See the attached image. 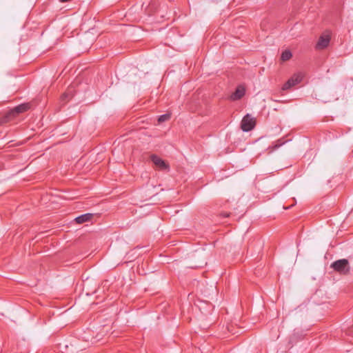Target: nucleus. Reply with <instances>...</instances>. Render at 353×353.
Returning a JSON list of instances; mask_svg holds the SVG:
<instances>
[{
	"label": "nucleus",
	"mask_w": 353,
	"mask_h": 353,
	"mask_svg": "<svg viewBox=\"0 0 353 353\" xmlns=\"http://www.w3.org/2000/svg\"><path fill=\"white\" fill-rule=\"evenodd\" d=\"M332 269V272L339 273V274H346L350 271V266H330Z\"/></svg>",
	"instance_id": "0eeeda50"
},
{
	"label": "nucleus",
	"mask_w": 353,
	"mask_h": 353,
	"mask_svg": "<svg viewBox=\"0 0 353 353\" xmlns=\"http://www.w3.org/2000/svg\"><path fill=\"white\" fill-rule=\"evenodd\" d=\"M144 266L143 265H141V266H137V272L139 274H142V275H145L146 274V272L144 271Z\"/></svg>",
	"instance_id": "f8f14e48"
},
{
	"label": "nucleus",
	"mask_w": 353,
	"mask_h": 353,
	"mask_svg": "<svg viewBox=\"0 0 353 353\" xmlns=\"http://www.w3.org/2000/svg\"><path fill=\"white\" fill-rule=\"evenodd\" d=\"M30 105L28 103H22L16 106L12 112L17 114L22 113L30 109Z\"/></svg>",
	"instance_id": "6e6552de"
},
{
	"label": "nucleus",
	"mask_w": 353,
	"mask_h": 353,
	"mask_svg": "<svg viewBox=\"0 0 353 353\" xmlns=\"http://www.w3.org/2000/svg\"><path fill=\"white\" fill-rule=\"evenodd\" d=\"M303 79V75L301 73L294 74L288 81L283 85V90H288L292 87L299 83Z\"/></svg>",
	"instance_id": "f03ea898"
},
{
	"label": "nucleus",
	"mask_w": 353,
	"mask_h": 353,
	"mask_svg": "<svg viewBox=\"0 0 353 353\" xmlns=\"http://www.w3.org/2000/svg\"><path fill=\"white\" fill-rule=\"evenodd\" d=\"M292 56V52L290 50H285L282 52L281 59L283 61H288Z\"/></svg>",
	"instance_id": "1a4fd4ad"
},
{
	"label": "nucleus",
	"mask_w": 353,
	"mask_h": 353,
	"mask_svg": "<svg viewBox=\"0 0 353 353\" xmlns=\"http://www.w3.org/2000/svg\"><path fill=\"white\" fill-rule=\"evenodd\" d=\"M92 217H93L92 214L86 213V214H81V215L76 217L74 220L77 223L81 224V223H83L90 221Z\"/></svg>",
	"instance_id": "423d86ee"
},
{
	"label": "nucleus",
	"mask_w": 353,
	"mask_h": 353,
	"mask_svg": "<svg viewBox=\"0 0 353 353\" xmlns=\"http://www.w3.org/2000/svg\"><path fill=\"white\" fill-rule=\"evenodd\" d=\"M330 42V36L327 34H323L319 39L316 48L317 50H323L326 48Z\"/></svg>",
	"instance_id": "20e7f679"
},
{
	"label": "nucleus",
	"mask_w": 353,
	"mask_h": 353,
	"mask_svg": "<svg viewBox=\"0 0 353 353\" xmlns=\"http://www.w3.org/2000/svg\"><path fill=\"white\" fill-rule=\"evenodd\" d=\"M347 264H348L347 259H343L336 260L334 262H333L331 265H347Z\"/></svg>",
	"instance_id": "9b49d317"
},
{
	"label": "nucleus",
	"mask_w": 353,
	"mask_h": 353,
	"mask_svg": "<svg viewBox=\"0 0 353 353\" xmlns=\"http://www.w3.org/2000/svg\"><path fill=\"white\" fill-rule=\"evenodd\" d=\"M151 161L159 169L161 170H168L169 168V165L165 163V161L161 159L160 157L155 154H152L150 157Z\"/></svg>",
	"instance_id": "39448f33"
},
{
	"label": "nucleus",
	"mask_w": 353,
	"mask_h": 353,
	"mask_svg": "<svg viewBox=\"0 0 353 353\" xmlns=\"http://www.w3.org/2000/svg\"><path fill=\"white\" fill-rule=\"evenodd\" d=\"M170 114H164L161 115L159 117L158 121L159 123H162V122H164L165 121H168V119H170Z\"/></svg>",
	"instance_id": "9d476101"
},
{
	"label": "nucleus",
	"mask_w": 353,
	"mask_h": 353,
	"mask_svg": "<svg viewBox=\"0 0 353 353\" xmlns=\"http://www.w3.org/2000/svg\"><path fill=\"white\" fill-rule=\"evenodd\" d=\"M245 94V86L243 85H239L236 87V90L230 96L229 99L233 101H238L243 98Z\"/></svg>",
	"instance_id": "7ed1b4c3"
},
{
	"label": "nucleus",
	"mask_w": 353,
	"mask_h": 353,
	"mask_svg": "<svg viewBox=\"0 0 353 353\" xmlns=\"http://www.w3.org/2000/svg\"><path fill=\"white\" fill-rule=\"evenodd\" d=\"M255 126V119L249 114H247L242 119L241 128L243 132H249Z\"/></svg>",
	"instance_id": "f257e3e1"
},
{
	"label": "nucleus",
	"mask_w": 353,
	"mask_h": 353,
	"mask_svg": "<svg viewBox=\"0 0 353 353\" xmlns=\"http://www.w3.org/2000/svg\"><path fill=\"white\" fill-rule=\"evenodd\" d=\"M67 96V94H63V97H66Z\"/></svg>",
	"instance_id": "ddd939ff"
}]
</instances>
